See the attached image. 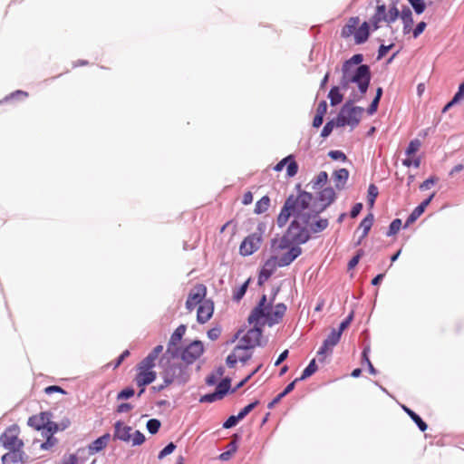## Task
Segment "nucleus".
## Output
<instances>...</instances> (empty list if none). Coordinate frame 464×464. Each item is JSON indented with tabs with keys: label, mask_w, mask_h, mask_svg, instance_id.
<instances>
[{
	"label": "nucleus",
	"mask_w": 464,
	"mask_h": 464,
	"mask_svg": "<svg viewBox=\"0 0 464 464\" xmlns=\"http://www.w3.org/2000/svg\"><path fill=\"white\" fill-rule=\"evenodd\" d=\"M207 288L204 285L199 284L196 286L195 290H191L186 301V308L192 311L198 304L204 301Z\"/></svg>",
	"instance_id": "nucleus-13"
},
{
	"label": "nucleus",
	"mask_w": 464,
	"mask_h": 464,
	"mask_svg": "<svg viewBox=\"0 0 464 464\" xmlns=\"http://www.w3.org/2000/svg\"><path fill=\"white\" fill-rule=\"evenodd\" d=\"M374 221V216L372 212H370L360 223L359 227L362 228V237H365L369 231L371 230V227H372Z\"/></svg>",
	"instance_id": "nucleus-36"
},
{
	"label": "nucleus",
	"mask_w": 464,
	"mask_h": 464,
	"mask_svg": "<svg viewBox=\"0 0 464 464\" xmlns=\"http://www.w3.org/2000/svg\"><path fill=\"white\" fill-rule=\"evenodd\" d=\"M333 178L335 183V188L337 189H342L344 188V185L349 179V170L344 168L339 169L334 172Z\"/></svg>",
	"instance_id": "nucleus-28"
},
{
	"label": "nucleus",
	"mask_w": 464,
	"mask_h": 464,
	"mask_svg": "<svg viewBox=\"0 0 464 464\" xmlns=\"http://www.w3.org/2000/svg\"><path fill=\"white\" fill-rule=\"evenodd\" d=\"M270 206V198L266 195L263 196L255 206V213L257 215L265 213Z\"/></svg>",
	"instance_id": "nucleus-38"
},
{
	"label": "nucleus",
	"mask_w": 464,
	"mask_h": 464,
	"mask_svg": "<svg viewBox=\"0 0 464 464\" xmlns=\"http://www.w3.org/2000/svg\"><path fill=\"white\" fill-rule=\"evenodd\" d=\"M439 180V179L436 177V176H430V178H428L427 179H425L420 185V190H426V189H429L430 188V186L434 185L435 183H437Z\"/></svg>",
	"instance_id": "nucleus-60"
},
{
	"label": "nucleus",
	"mask_w": 464,
	"mask_h": 464,
	"mask_svg": "<svg viewBox=\"0 0 464 464\" xmlns=\"http://www.w3.org/2000/svg\"><path fill=\"white\" fill-rule=\"evenodd\" d=\"M375 2L377 4L376 8L370 19L372 31L378 30L381 27L380 24L382 22H385L388 24V13L385 4L381 3V0H375Z\"/></svg>",
	"instance_id": "nucleus-14"
},
{
	"label": "nucleus",
	"mask_w": 464,
	"mask_h": 464,
	"mask_svg": "<svg viewBox=\"0 0 464 464\" xmlns=\"http://www.w3.org/2000/svg\"><path fill=\"white\" fill-rule=\"evenodd\" d=\"M371 23L364 21L354 33V42L356 44H362L365 43L370 36V25Z\"/></svg>",
	"instance_id": "nucleus-25"
},
{
	"label": "nucleus",
	"mask_w": 464,
	"mask_h": 464,
	"mask_svg": "<svg viewBox=\"0 0 464 464\" xmlns=\"http://www.w3.org/2000/svg\"><path fill=\"white\" fill-rule=\"evenodd\" d=\"M145 436L140 430H135L132 437V446H140L145 441Z\"/></svg>",
	"instance_id": "nucleus-61"
},
{
	"label": "nucleus",
	"mask_w": 464,
	"mask_h": 464,
	"mask_svg": "<svg viewBox=\"0 0 464 464\" xmlns=\"http://www.w3.org/2000/svg\"><path fill=\"white\" fill-rule=\"evenodd\" d=\"M52 416L53 414L50 411H42L39 414L29 417L27 424L35 430H43L45 426V422L51 419Z\"/></svg>",
	"instance_id": "nucleus-19"
},
{
	"label": "nucleus",
	"mask_w": 464,
	"mask_h": 464,
	"mask_svg": "<svg viewBox=\"0 0 464 464\" xmlns=\"http://www.w3.org/2000/svg\"><path fill=\"white\" fill-rule=\"evenodd\" d=\"M404 412L408 414V416L411 419V420L417 425L420 431H425L428 429L427 423L420 418L419 414L413 411L411 409L408 408L405 405L401 406Z\"/></svg>",
	"instance_id": "nucleus-29"
},
{
	"label": "nucleus",
	"mask_w": 464,
	"mask_h": 464,
	"mask_svg": "<svg viewBox=\"0 0 464 464\" xmlns=\"http://www.w3.org/2000/svg\"><path fill=\"white\" fill-rule=\"evenodd\" d=\"M158 358L153 356L150 353L140 361L138 364V369L152 370L156 365V360Z\"/></svg>",
	"instance_id": "nucleus-39"
},
{
	"label": "nucleus",
	"mask_w": 464,
	"mask_h": 464,
	"mask_svg": "<svg viewBox=\"0 0 464 464\" xmlns=\"http://www.w3.org/2000/svg\"><path fill=\"white\" fill-rule=\"evenodd\" d=\"M434 193L430 195L426 199H424L420 204H419L409 215V217L406 219V222L403 226V228H407L411 224L415 222L419 217L422 215V213L425 211L426 208L429 206L430 201L432 200L434 197Z\"/></svg>",
	"instance_id": "nucleus-18"
},
{
	"label": "nucleus",
	"mask_w": 464,
	"mask_h": 464,
	"mask_svg": "<svg viewBox=\"0 0 464 464\" xmlns=\"http://www.w3.org/2000/svg\"><path fill=\"white\" fill-rule=\"evenodd\" d=\"M160 426L161 422L158 419H150L146 424L148 431L152 435L158 433Z\"/></svg>",
	"instance_id": "nucleus-48"
},
{
	"label": "nucleus",
	"mask_w": 464,
	"mask_h": 464,
	"mask_svg": "<svg viewBox=\"0 0 464 464\" xmlns=\"http://www.w3.org/2000/svg\"><path fill=\"white\" fill-rule=\"evenodd\" d=\"M134 394H135L134 389L130 386V387H127V388L121 390L117 394V400H128V399L131 398Z\"/></svg>",
	"instance_id": "nucleus-53"
},
{
	"label": "nucleus",
	"mask_w": 464,
	"mask_h": 464,
	"mask_svg": "<svg viewBox=\"0 0 464 464\" xmlns=\"http://www.w3.org/2000/svg\"><path fill=\"white\" fill-rule=\"evenodd\" d=\"M250 278L244 282L239 287H237L233 293V300L239 302L246 293Z\"/></svg>",
	"instance_id": "nucleus-43"
},
{
	"label": "nucleus",
	"mask_w": 464,
	"mask_h": 464,
	"mask_svg": "<svg viewBox=\"0 0 464 464\" xmlns=\"http://www.w3.org/2000/svg\"><path fill=\"white\" fill-rule=\"evenodd\" d=\"M266 228V224L260 222L256 230L243 239L239 246V254L242 256H251L260 248Z\"/></svg>",
	"instance_id": "nucleus-6"
},
{
	"label": "nucleus",
	"mask_w": 464,
	"mask_h": 464,
	"mask_svg": "<svg viewBox=\"0 0 464 464\" xmlns=\"http://www.w3.org/2000/svg\"><path fill=\"white\" fill-rule=\"evenodd\" d=\"M163 380L169 384L184 385L189 380V369L186 362H172L166 365L161 372Z\"/></svg>",
	"instance_id": "nucleus-5"
},
{
	"label": "nucleus",
	"mask_w": 464,
	"mask_h": 464,
	"mask_svg": "<svg viewBox=\"0 0 464 464\" xmlns=\"http://www.w3.org/2000/svg\"><path fill=\"white\" fill-rule=\"evenodd\" d=\"M427 24L424 21L418 23L414 29L411 28L413 38H418L426 29Z\"/></svg>",
	"instance_id": "nucleus-59"
},
{
	"label": "nucleus",
	"mask_w": 464,
	"mask_h": 464,
	"mask_svg": "<svg viewBox=\"0 0 464 464\" xmlns=\"http://www.w3.org/2000/svg\"><path fill=\"white\" fill-rule=\"evenodd\" d=\"M216 390L224 398L227 393L231 392V391H232L231 379L229 377H226V378L222 379L217 385Z\"/></svg>",
	"instance_id": "nucleus-37"
},
{
	"label": "nucleus",
	"mask_w": 464,
	"mask_h": 464,
	"mask_svg": "<svg viewBox=\"0 0 464 464\" xmlns=\"http://www.w3.org/2000/svg\"><path fill=\"white\" fill-rule=\"evenodd\" d=\"M157 377L156 372L152 370L139 369V372L135 376V382L139 387H145L152 383Z\"/></svg>",
	"instance_id": "nucleus-20"
},
{
	"label": "nucleus",
	"mask_w": 464,
	"mask_h": 464,
	"mask_svg": "<svg viewBox=\"0 0 464 464\" xmlns=\"http://www.w3.org/2000/svg\"><path fill=\"white\" fill-rule=\"evenodd\" d=\"M388 25L394 23L401 15V12L397 8V2L392 3L387 10Z\"/></svg>",
	"instance_id": "nucleus-41"
},
{
	"label": "nucleus",
	"mask_w": 464,
	"mask_h": 464,
	"mask_svg": "<svg viewBox=\"0 0 464 464\" xmlns=\"http://www.w3.org/2000/svg\"><path fill=\"white\" fill-rule=\"evenodd\" d=\"M403 24V34H408L411 32V27L414 23L412 12L409 6H403L400 15Z\"/></svg>",
	"instance_id": "nucleus-24"
},
{
	"label": "nucleus",
	"mask_w": 464,
	"mask_h": 464,
	"mask_svg": "<svg viewBox=\"0 0 464 464\" xmlns=\"http://www.w3.org/2000/svg\"><path fill=\"white\" fill-rule=\"evenodd\" d=\"M131 428L130 426L124 425L122 421L118 420L114 424V440H119L121 441H129L130 435Z\"/></svg>",
	"instance_id": "nucleus-22"
},
{
	"label": "nucleus",
	"mask_w": 464,
	"mask_h": 464,
	"mask_svg": "<svg viewBox=\"0 0 464 464\" xmlns=\"http://www.w3.org/2000/svg\"><path fill=\"white\" fill-rule=\"evenodd\" d=\"M277 257L273 256L270 258H268L262 266L261 270L259 271L258 275V285H263L266 280H268L271 276L276 271L277 266Z\"/></svg>",
	"instance_id": "nucleus-16"
},
{
	"label": "nucleus",
	"mask_w": 464,
	"mask_h": 464,
	"mask_svg": "<svg viewBox=\"0 0 464 464\" xmlns=\"http://www.w3.org/2000/svg\"><path fill=\"white\" fill-rule=\"evenodd\" d=\"M241 420L238 415H231L229 416L224 422L222 427L224 429H230L233 428L237 424V422Z\"/></svg>",
	"instance_id": "nucleus-56"
},
{
	"label": "nucleus",
	"mask_w": 464,
	"mask_h": 464,
	"mask_svg": "<svg viewBox=\"0 0 464 464\" xmlns=\"http://www.w3.org/2000/svg\"><path fill=\"white\" fill-rule=\"evenodd\" d=\"M393 46L394 44H391L389 45L381 44L378 49L377 60H381L382 57H384Z\"/></svg>",
	"instance_id": "nucleus-64"
},
{
	"label": "nucleus",
	"mask_w": 464,
	"mask_h": 464,
	"mask_svg": "<svg viewBox=\"0 0 464 464\" xmlns=\"http://www.w3.org/2000/svg\"><path fill=\"white\" fill-rule=\"evenodd\" d=\"M221 331L222 329L220 326H215L208 331V337L210 340L215 341L219 337Z\"/></svg>",
	"instance_id": "nucleus-63"
},
{
	"label": "nucleus",
	"mask_w": 464,
	"mask_h": 464,
	"mask_svg": "<svg viewBox=\"0 0 464 464\" xmlns=\"http://www.w3.org/2000/svg\"><path fill=\"white\" fill-rule=\"evenodd\" d=\"M363 55L362 53H356V54H353L351 58L345 60L343 63V68H344L345 70H349V71H354V69L356 67H354L355 65L359 66V65H362V63L363 62Z\"/></svg>",
	"instance_id": "nucleus-30"
},
{
	"label": "nucleus",
	"mask_w": 464,
	"mask_h": 464,
	"mask_svg": "<svg viewBox=\"0 0 464 464\" xmlns=\"http://www.w3.org/2000/svg\"><path fill=\"white\" fill-rule=\"evenodd\" d=\"M328 157L333 160L345 161L347 160L346 155L342 150H330Z\"/></svg>",
	"instance_id": "nucleus-58"
},
{
	"label": "nucleus",
	"mask_w": 464,
	"mask_h": 464,
	"mask_svg": "<svg viewBox=\"0 0 464 464\" xmlns=\"http://www.w3.org/2000/svg\"><path fill=\"white\" fill-rule=\"evenodd\" d=\"M214 312V304L210 300H204L198 308L197 321L203 324L212 316Z\"/></svg>",
	"instance_id": "nucleus-17"
},
{
	"label": "nucleus",
	"mask_w": 464,
	"mask_h": 464,
	"mask_svg": "<svg viewBox=\"0 0 464 464\" xmlns=\"http://www.w3.org/2000/svg\"><path fill=\"white\" fill-rule=\"evenodd\" d=\"M223 397L219 394V392L216 390L214 392L207 393L199 398V402H208L212 403L216 401L221 400Z\"/></svg>",
	"instance_id": "nucleus-47"
},
{
	"label": "nucleus",
	"mask_w": 464,
	"mask_h": 464,
	"mask_svg": "<svg viewBox=\"0 0 464 464\" xmlns=\"http://www.w3.org/2000/svg\"><path fill=\"white\" fill-rule=\"evenodd\" d=\"M363 108L353 106V101H347L342 107L339 114L332 119L336 128L349 125L353 130L360 122Z\"/></svg>",
	"instance_id": "nucleus-4"
},
{
	"label": "nucleus",
	"mask_w": 464,
	"mask_h": 464,
	"mask_svg": "<svg viewBox=\"0 0 464 464\" xmlns=\"http://www.w3.org/2000/svg\"><path fill=\"white\" fill-rule=\"evenodd\" d=\"M401 226H402L401 219H400V218L393 219L388 227V230L386 232V237H390L396 235L401 228Z\"/></svg>",
	"instance_id": "nucleus-44"
},
{
	"label": "nucleus",
	"mask_w": 464,
	"mask_h": 464,
	"mask_svg": "<svg viewBox=\"0 0 464 464\" xmlns=\"http://www.w3.org/2000/svg\"><path fill=\"white\" fill-rule=\"evenodd\" d=\"M238 351H235V348L233 349L232 353H229L226 359V363L228 368H234L238 361L237 353Z\"/></svg>",
	"instance_id": "nucleus-57"
},
{
	"label": "nucleus",
	"mask_w": 464,
	"mask_h": 464,
	"mask_svg": "<svg viewBox=\"0 0 464 464\" xmlns=\"http://www.w3.org/2000/svg\"><path fill=\"white\" fill-rule=\"evenodd\" d=\"M420 145L421 143L418 139L411 140L408 147L406 148L405 154L407 156L414 154L420 149Z\"/></svg>",
	"instance_id": "nucleus-51"
},
{
	"label": "nucleus",
	"mask_w": 464,
	"mask_h": 464,
	"mask_svg": "<svg viewBox=\"0 0 464 464\" xmlns=\"http://www.w3.org/2000/svg\"><path fill=\"white\" fill-rule=\"evenodd\" d=\"M298 190L297 195L291 194L285 199L277 218V227H284L289 218L294 216V219L290 222L285 233L270 241V246L273 251H281L286 249L291 245H304L311 239V235L307 231L309 220L314 219L310 213L307 212V206L310 200L311 192L301 189V185H296Z\"/></svg>",
	"instance_id": "nucleus-1"
},
{
	"label": "nucleus",
	"mask_w": 464,
	"mask_h": 464,
	"mask_svg": "<svg viewBox=\"0 0 464 464\" xmlns=\"http://www.w3.org/2000/svg\"><path fill=\"white\" fill-rule=\"evenodd\" d=\"M341 337L342 335L340 334V332H336V329H333L331 331L317 352L319 362L324 361V356L331 355L333 353V348L338 344Z\"/></svg>",
	"instance_id": "nucleus-10"
},
{
	"label": "nucleus",
	"mask_w": 464,
	"mask_h": 464,
	"mask_svg": "<svg viewBox=\"0 0 464 464\" xmlns=\"http://www.w3.org/2000/svg\"><path fill=\"white\" fill-rule=\"evenodd\" d=\"M329 226V220L325 218H321L320 215L318 218L309 220V224L307 225V231L309 235H315L324 231Z\"/></svg>",
	"instance_id": "nucleus-21"
},
{
	"label": "nucleus",
	"mask_w": 464,
	"mask_h": 464,
	"mask_svg": "<svg viewBox=\"0 0 464 464\" xmlns=\"http://www.w3.org/2000/svg\"><path fill=\"white\" fill-rule=\"evenodd\" d=\"M254 323V326L246 331L241 337L239 343L235 346V351H247L256 346H263L261 337L263 333L262 326L265 325V323Z\"/></svg>",
	"instance_id": "nucleus-7"
},
{
	"label": "nucleus",
	"mask_w": 464,
	"mask_h": 464,
	"mask_svg": "<svg viewBox=\"0 0 464 464\" xmlns=\"http://www.w3.org/2000/svg\"><path fill=\"white\" fill-rule=\"evenodd\" d=\"M360 19L358 16H353L349 19L348 23L343 28L342 34L343 36H349L356 32Z\"/></svg>",
	"instance_id": "nucleus-34"
},
{
	"label": "nucleus",
	"mask_w": 464,
	"mask_h": 464,
	"mask_svg": "<svg viewBox=\"0 0 464 464\" xmlns=\"http://www.w3.org/2000/svg\"><path fill=\"white\" fill-rule=\"evenodd\" d=\"M318 367L315 362V359H313L310 361L309 364L304 369L302 374L300 377L295 378L293 382H295V384L298 382L304 381L310 376H312L316 371Z\"/></svg>",
	"instance_id": "nucleus-31"
},
{
	"label": "nucleus",
	"mask_w": 464,
	"mask_h": 464,
	"mask_svg": "<svg viewBox=\"0 0 464 464\" xmlns=\"http://www.w3.org/2000/svg\"><path fill=\"white\" fill-rule=\"evenodd\" d=\"M372 79L371 69L368 64H362L357 66V76L355 79V84H357L358 90L361 94H365Z\"/></svg>",
	"instance_id": "nucleus-11"
},
{
	"label": "nucleus",
	"mask_w": 464,
	"mask_h": 464,
	"mask_svg": "<svg viewBox=\"0 0 464 464\" xmlns=\"http://www.w3.org/2000/svg\"><path fill=\"white\" fill-rule=\"evenodd\" d=\"M204 352L203 343L198 340L193 341L186 348L180 351L181 359L188 365L192 364Z\"/></svg>",
	"instance_id": "nucleus-9"
},
{
	"label": "nucleus",
	"mask_w": 464,
	"mask_h": 464,
	"mask_svg": "<svg viewBox=\"0 0 464 464\" xmlns=\"http://www.w3.org/2000/svg\"><path fill=\"white\" fill-rule=\"evenodd\" d=\"M60 430L59 424L52 421L51 419H49L45 422V426L43 429V436H50L53 437V434L56 433Z\"/></svg>",
	"instance_id": "nucleus-40"
},
{
	"label": "nucleus",
	"mask_w": 464,
	"mask_h": 464,
	"mask_svg": "<svg viewBox=\"0 0 464 464\" xmlns=\"http://www.w3.org/2000/svg\"><path fill=\"white\" fill-rule=\"evenodd\" d=\"M286 249L287 251L276 260L279 267L288 266L303 253L301 246L297 245H291Z\"/></svg>",
	"instance_id": "nucleus-15"
},
{
	"label": "nucleus",
	"mask_w": 464,
	"mask_h": 464,
	"mask_svg": "<svg viewBox=\"0 0 464 464\" xmlns=\"http://www.w3.org/2000/svg\"><path fill=\"white\" fill-rule=\"evenodd\" d=\"M259 402L260 401L258 400H256L241 409L237 413L240 420H243L250 411H252L259 404Z\"/></svg>",
	"instance_id": "nucleus-49"
},
{
	"label": "nucleus",
	"mask_w": 464,
	"mask_h": 464,
	"mask_svg": "<svg viewBox=\"0 0 464 464\" xmlns=\"http://www.w3.org/2000/svg\"><path fill=\"white\" fill-rule=\"evenodd\" d=\"M363 254H364L363 250L359 249L357 251L356 255L349 260L348 265H347V267L349 270L354 268L358 265V263Z\"/></svg>",
	"instance_id": "nucleus-55"
},
{
	"label": "nucleus",
	"mask_w": 464,
	"mask_h": 464,
	"mask_svg": "<svg viewBox=\"0 0 464 464\" xmlns=\"http://www.w3.org/2000/svg\"><path fill=\"white\" fill-rule=\"evenodd\" d=\"M19 427L16 424L9 426L0 436V444L6 450H21L24 447L22 440L18 439Z\"/></svg>",
	"instance_id": "nucleus-8"
},
{
	"label": "nucleus",
	"mask_w": 464,
	"mask_h": 464,
	"mask_svg": "<svg viewBox=\"0 0 464 464\" xmlns=\"http://www.w3.org/2000/svg\"><path fill=\"white\" fill-rule=\"evenodd\" d=\"M356 76L357 67L354 69V71H349L347 69L345 70L342 67V77L340 80V86H338L339 89L341 88L343 90H347L351 83L355 82Z\"/></svg>",
	"instance_id": "nucleus-26"
},
{
	"label": "nucleus",
	"mask_w": 464,
	"mask_h": 464,
	"mask_svg": "<svg viewBox=\"0 0 464 464\" xmlns=\"http://www.w3.org/2000/svg\"><path fill=\"white\" fill-rule=\"evenodd\" d=\"M409 4L412 7V9L416 14H423L427 7V5L425 4V2L414 1V2H409Z\"/></svg>",
	"instance_id": "nucleus-54"
},
{
	"label": "nucleus",
	"mask_w": 464,
	"mask_h": 464,
	"mask_svg": "<svg viewBox=\"0 0 464 464\" xmlns=\"http://www.w3.org/2000/svg\"><path fill=\"white\" fill-rule=\"evenodd\" d=\"M379 191L378 188L374 184H370L368 187V194H367V203L369 207L372 208L374 206L375 200L378 197Z\"/></svg>",
	"instance_id": "nucleus-42"
},
{
	"label": "nucleus",
	"mask_w": 464,
	"mask_h": 464,
	"mask_svg": "<svg viewBox=\"0 0 464 464\" xmlns=\"http://www.w3.org/2000/svg\"><path fill=\"white\" fill-rule=\"evenodd\" d=\"M240 440H241V436L237 433H235L232 436V440L227 446V450L234 454L237 450V448H238L237 444Z\"/></svg>",
	"instance_id": "nucleus-52"
},
{
	"label": "nucleus",
	"mask_w": 464,
	"mask_h": 464,
	"mask_svg": "<svg viewBox=\"0 0 464 464\" xmlns=\"http://www.w3.org/2000/svg\"><path fill=\"white\" fill-rule=\"evenodd\" d=\"M272 310L271 303H267L266 295H262L256 306L251 311L248 316V323L251 324L254 322L256 324L265 323L268 326H273L280 323L287 310L284 303H278Z\"/></svg>",
	"instance_id": "nucleus-2"
},
{
	"label": "nucleus",
	"mask_w": 464,
	"mask_h": 464,
	"mask_svg": "<svg viewBox=\"0 0 464 464\" xmlns=\"http://www.w3.org/2000/svg\"><path fill=\"white\" fill-rule=\"evenodd\" d=\"M295 382L288 383L285 389L267 404V408L270 410L273 409L276 404H277L284 397H285L295 389Z\"/></svg>",
	"instance_id": "nucleus-32"
},
{
	"label": "nucleus",
	"mask_w": 464,
	"mask_h": 464,
	"mask_svg": "<svg viewBox=\"0 0 464 464\" xmlns=\"http://www.w3.org/2000/svg\"><path fill=\"white\" fill-rule=\"evenodd\" d=\"M334 128V121L331 120L328 121L321 131V137L327 138L333 131Z\"/></svg>",
	"instance_id": "nucleus-62"
},
{
	"label": "nucleus",
	"mask_w": 464,
	"mask_h": 464,
	"mask_svg": "<svg viewBox=\"0 0 464 464\" xmlns=\"http://www.w3.org/2000/svg\"><path fill=\"white\" fill-rule=\"evenodd\" d=\"M298 164L295 160V157L292 155V159L286 163V175L289 178L295 176L298 172Z\"/></svg>",
	"instance_id": "nucleus-46"
},
{
	"label": "nucleus",
	"mask_w": 464,
	"mask_h": 464,
	"mask_svg": "<svg viewBox=\"0 0 464 464\" xmlns=\"http://www.w3.org/2000/svg\"><path fill=\"white\" fill-rule=\"evenodd\" d=\"M110 438V433H105L94 440L91 444L88 445L89 454L94 455L105 449L109 443Z\"/></svg>",
	"instance_id": "nucleus-23"
},
{
	"label": "nucleus",
	"mask_w": 464,
	"mask_h": 464,
	"mask_svg": "<svg viewBox=\"0 0 464 464\" xmlns=\"http://www.w3.org/2000/svg\"><path fill=\"white\" fill-rule=\"evenodd\" d=\"M10 451L2 457V464H15L24 461V452L21 450H9Z\"/></svg>",
	"instance_id": "nucleus-27"
},
{
	"label": "nucleus",
	"mask_w": 464,
	"mask_h": 464,
	"mask_svg": "<svg viewBox=\"0 0 464 464\" xmlns=\"http://www.w3.org/2000/svg\"><path fill=\"white\" fill-rule=\"evenodd\" d=\"M177 446L173 442H169L168 445H166L158 454V459H162L168 455L171 454L175 450Z\"/></svg>",
	"instance_id": "nucleus-50"
},
{
	"label": "nucleus",
	"mask_w": 464,
	"mask_h": 464,
	"mask_svg": "<svg viewBox=\"0 0 464 464\" xmlns=\"http://www.w3.org/2000/svg\"><path fill=\"white\" fill-rule=\"evenodd\" d=\"M331 106H336L342 102L343 95L340 92L338 86H333L328 93Z\"/></svg>",
	"instance_id": "nucleus-35"
},
{
	"label": "nucleus",
	"mask_w": 464,
	"mask_h": 464,
	"mask_svg": "<svg viewBox=\"0 0 464 464\" xmlns=\"http://www.w3.org/2000/svg\"><path fill=\"white\" fill-rule=\"evenodd\" d=\"M186 332V325L180 324L179 325L173 334H171L169 341L168 343L167 346V352L169 353L172 357H177L179 355L181 347H179L178 344L181 341L183 335Z\"/></svg>",
	"instance_id": "nucleus-12"
},
{
	"label": "nucleus",
	"mask_w": 464,
	"mask_h": 464,
	"mask_svg": "<svg viewBox=\"0 0 464 464\" xmlns=\"http://www.w3.org/2000/svg\"><path fill=\"white\" fill-rule=\"evenodd\" d=\"M328 180V174L326 171H320L319 174L310 181V185L312 189L317 190L320 189L323 186L326 184Z\"/></svg>",
	"instance_id": "nucleus-33"
},
{
	"label": "nucleus",
	"mask_w": 464,
	"mask_h": 464,
	"mask_svg": "<svg viewBox=\"0 0 464 464\" xmlns=\"http://www.w3.org/2000/svg\"><path fill=\"white\" fill-rule=\"evenodd\" d=\"M307 212L315 218L327 209L336 199L337 195L332 187H326L320 190L316 196L311 193Z\"/></svg>",
	"instance_id": "nucleus-3"
},
{
	"label": "nucleus",
	"mask_w": 464,
	"mask_h": 464,
	"mask_svg": "<svg viewBox=\"0 0 464 464\" xmlns=\"http://www.w3.org/2000/svg\"><path fill=\"white\" fill-rule=\"evenodd\" d=\"M263 364H258L251 372H249L243 380H241L235 388L232 389L231 393L243 387L256 373L262 368Z\"/></svg>",
	"instance_id": "nucleus-45"
}]
</instances>
